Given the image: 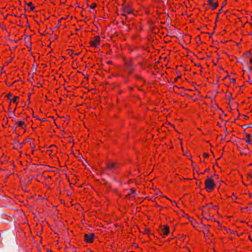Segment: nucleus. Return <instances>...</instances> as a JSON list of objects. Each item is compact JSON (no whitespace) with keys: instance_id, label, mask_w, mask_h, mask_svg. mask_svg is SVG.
<instances>
[{"instance_id":"nucleus-1","label":"nucleus","mask_w":252,"mask_h":252,"mask_svg":"<svg viewBox=\"0 0 252 252\" xmlns=\"http://www.w3.org/2000/svg\"><path fill=\"white\" fill-rule=\"evenodd\" d=\"M205 189L208 192L212 191L215 186V184L213 180L210 178L209 176L207 177V179L205 180Z\"/></svg>"},{"instance_id":"nucleus-2","label":"nucleus","mask_w":252,"mask_h":252,"mask_svg":"<svg viewBox=\"0 0 252 252\" xmlns=\"http://www.w3.org/2000/svg\"><path fill=\"white\" fill-rule=\"evenodd\" d=\"M1 240L3 241L4 243H7L10 240L13 238V234L12 232H10L9 233L6 232H3L2 235H1Z\"/></svg>"},{"instance_id":"nucleus-3","label":"nucleus","mask_w":252,"mask_h":252,"mask_svg":"<svg viewBox=\"0 0 252 252\" xmlns=\"http://www.w3.org/2000/svg\"><path fill=\"white\" fill-rule=\"evenodd\" d=\"M100 37L96 36L94 37V40H92L90 42V44L92 46L96 47L99 45Z\"/></svg>"},{"instance_id":"nucleus-4","label":"nucleus","mask_w":252,"mask_h":252,"mask_svg":"<svg viewBox=\"0 0 252 252\" xmlns=\"http://www.w3.org/2000/svg\"><path fill=\"white\" fill-rule=\"evenodd\" d=\"M94 238V233L86 234L85 235V240L88 243L93 242Z\"/></svg>"},{"instance_id":"nucleus-5","label":"nucleus","mask_w":252,"mask_h":252,"mask_svg":"<svg viewBox=\"0 0 252 252\" xmlns=\"http://www.w3.org/2000/svg\"><path fill=\"white\" fill-rule=\"evenodd\" d=\"M208 2L213 9L216 8L218 6V2L216 0H208Z\"/></svg>"},{"instance_id":"nucleus-6","label":"nucleus","mask_w":252,"mask_h":252,"mask_svg":"<svg viewBox=\"0 0 252 252\" xmlns=\"http://www.w3.org/2000/svg\"><path fill=\"white\" fill-rule=\"evenodd\" d=\"M169 231V227L167 225L165 226L161 230V232L164 236L168 234Z\"/></svg>"},{"instance_id":"nucleus-7","label":"nucleus","mask_w":252,"mask_h":252,"mask_svg":"<svg viewBox=\"0 0 252 252\" xmlns=\"http://www.w3.org/2000/svg\"><path fill=\"white\" fill-rule=\"evenodd\" d=\"M126 69L127 71L129 73H131L132 72V69L131 67V63H126Z\"/></svg>"},{"instance_id":"nucleus-8","label":"nucleus","mask_w":252,"mask_h":252,"mask_svg":"<svg viewBox=\"0 0 252 252\" xmlns=\"http://www.w3.org/2000/svg\"><path fill=\"white\" fill-rule=\"evenodd\" d=\"M115 163L107 162L106 164V167L109 169H112L115 167Z\"/></svg>"},{"instance_id":"nucleus-9","label":"nucleus","mask_w":252,"mask_h":252,"mask_svg":"<svg viewBox=\"0 0 252 252\" xmlns=\"http://www.w3.org/2000/svg\"><path fill=\"white\" fill-rule=\"evenodd\" d=\"M123 10L125 13L124 15H125L126 14H130L131 13V10L128 7H123Z\"/></svg>"},{"instance_id":"nucleus-10","label":"nucleus","mask_w":252,"mask_h":252,"mask_svg":"<svg viewBox=\"0 0 252 252\" xmlns=\"http://www.w3.org/2000/svg\"><path fill=\"white\" fill-rule=\"evenodd\" d=\"M17 124L23 128H25L26 127L25 123L23 121L18 122Z\"/></svg>"},{"instance_id":"nucleus-11","label":"nucleus","mask_w":252,"mask_h":252,"mask_svg":"<svg viewBox=\"0 0 252 252\" xmlns=\"http://www.w3.org/2000/svg\"><path fill=\"white\" fill-rule=\"evenodd\" d=\"M246 137L247 138V139L246 140L247 144L248 145L251 144V141L250 138L251 137V135L250 134L247 133L246 134Z\"/></svg>"},{"instance_id":"nucleus-12","label":"nucleus","mask_w":252,"mask_h":252,"mask_svg":"<svg viewBox=\"0 0 252 252\" xmlns=\"http://www.w3.org/2000/svg\"><path fill=\"white\" fill-rule=\"evenodd\" d=\"M27 5L31 7V10H33L34 8V6H33L32 3V2H30L29 3H27Z\"/></svg>"},{"instance_id":"nucleus-13","label":"nucleus","mask_w":252,"mask_h":252,"mask_svg":"<svg viewBox=\"0 0 252 252\" xmlns=\"http://www.w3.org/2000/svg\"><path fill=\"white\" fill-rule=\"evenodd\" d=\"M1 197H2V196L1 195V200L2 199H3V202H4V199H2ZM1 206L2 207L5 208V207H7V205L4 202H2L1 201Z\"/></svg>"},{"instance_id":"nucleus-14","label":"nucleus","mask_w":252,"mask_h":252,"mask_svg":"<svg viewBox=\"0 0 252 252\" xmlns=\"http://www.w3.org/2000/svg\"><path fill=\"white\" fill-rule=\"evenodd\" d=\"M251 55V52L250 51H247L244 55L243 57H247Z\"/></svg>"},{"instance_id":"nucleus-15","label":"nucleus","mask_w":252,"mask_h":252,"mask_svg":"<svg viewBox=\"0 0 252 252\" xmlns=\"http://www.w3.org/2000/svg\"><path fill=\"white\" fill-rule=\"evenodd\" d=\"M6 222L7 220L6 219H4L1 217V223H6Z\"/></svg>"},{"instance_id":"nucleus-16","label":"nucleus","mask_w":252,"mask_h":252,"mask_svg":"<svg viewBox=\"0 0 252 252\" xmlns=\"http://www.w3.org/2000/svg\"><path fill=\"white\" fill-rule=\"evenodd\" d=\"M96 5L95 3H93L92 4V5L90 6V7L91 9H94L96 7Z\"/></svg>"},{"instance_id":"nucleus-17","label":"nucleus","mask_w":252,"mask_h":252,"mask_svg":"<svg viewBox=\"0 0 252 252\" xmlns=\"http://www.w3.org/2000/svg\"><path fill=\"white\" fill-rule=\"evenodd\" d=\"M130 193H135V190L133 189H130V192L128 194L129 195Z\"/></svg>"},{"instance_id":"nucleus-18","label":"nucleus","mask_w":252,"mask_h":252,"mask_svg":"<svg viewBox=\"0 0 252 252\" xmlns=\"http://www.w3.org/2000/svg\"><path fill=\"white\" fill-rule=\"evenodd\" d=\"M226 4V0H225L222 3V8Z\"/></svg>"},{"instance_id":"nucleus-19","label":"nucleus","mask_w":252,"mask_h":252,"mask_svg":"<svg viewBox=\"0 0 252 252\" xmlns=\"http://www.w3.org/2000/svg\"><path fill=\"white\" fill-rule=\"evenodd\" d=\"M19 97L18 96H14V98L13 99V101L16 102V100L18 99Z\"/></svg>"},{"instance_id":"nucleus-20","label":"nucleus","mask_w":252,"mask_h":252,"mask_svg":"<svg viewBox=\"0 0 252 252\" xmlns=\"http://www.w3.org/2000/svg\"><path fill=\"white\" fill-rule=\"evenodd\" d=\"M203 156L205 158H208L209 157V155L208 154H206V153H204L203 154Z\"/></svg>"},{"instance_id":"nucleus-21","label":"nucleus","mask_w":252,"mask_h":252,"mask_svg":"<svg viewBox=\"0 0 252 252\" xmlns=\"http://www.w3.org/2000/svg\"><path fill=\"white\" fill-rule=\"evenodd\" d=\"M230 82L234 83L235 82V79H234V78H232V79H230Z\"/></svg>"},{"instance_id":"nucleus-22","label":"nucleus","mask_w":252,"mask_h":252,"mask_svg":"<svg viewBox=\"0 0 252 252\" xmlns=\"http://www.w3.org/2000/svg\"><path fill=\"white\" fill-rule=\"evenodd\" d=\"M207 205H208V206H209V208H211V207H212V206H212V203H208V204H207Z\"/></svg>"},{"instance_id":"nucleus-23","label":"nucleus","mask_w":252,"mask_h":252,"mask_svg":"<svg viewBox=\"0 0 252 252\" xmlns=\"http://www.w3.org/2000/svg\"><path fill=\"white\" fill-rule=\"evenodd\" d=\"M212 218V217L211 216H210L209 218H206V217H204V218L207 220H210L211 218Z\"/></svg>"},{"instance_id":"nucleus-24","label":"nucleus","mask_w":252,"mask_h":252,"mask_svg":"<svg viewBox=\"0 0 252 252\" xmlns=\"http://www.w3.org/2000/svg\"><path fill=\"white\" fill-rule=\"evenodd\" d=\"M212 208H214V209H215V210H217V209H218V206H216V205H215V206H212Z\"/></svg>"},{"instance_id":"nucleus-25","label":"nucleus","mask_w":252,"mask_h":252,"mask_svg":"<svg viewBox=\"0 0 252 252\" xmlns=\"http://www.w3.org/2000/svg\"><path fill=\"white\" fill-rule=\"evenodd\" d=\"M208 169H209L205 170V171H204V172H201L200 174H204V173H205V172H206Z\"/></svg>"},{"instance_id":"nucleus-26","label":"nucleus","mask_w":252,"mask_h":252,"mask_svg":"<svg viewBox=\"0 0 252 252\" xmlns=\"http://www.w3.org/2000/svg\"><path fill=\"white\" fill-rule=\"evenodd\" d=\"M222 11V8L221 7L219 11V13H218V14L220 13Z\"/></svg>"},{"instance_id":"nucleus-27","label":"nucleus","mask_w":252,"mask_h":252,"mask_svg":"<svg viewBox=\"0 0 252 252\" xmlns=\"http://www.w3.org/2000/svg\"><path fill=\"white\" fill-rule=\"evenodd\" d=\"M0 71H1V74L2 72H4V71L3 70V67H1Z\"/></svg>"},{"instance_id":"nucleus-28","label":"nucleus","mask_w":252,"mask_h":252,"mask_svg":"<svg viewBox=\"0 0 252 252\" xmlns=\"http://www.w3.org/2000/svg\"><path fill=\"white\" fill-rule=\"evenodd\" d=\"M249 177H250V178H252V173H250L249 174Z\"/></svg>"},{"instance_id":"nucleus-29","label":"nucleus","mask_w":252,"mask_h":252,"mask_svg":"<svg viewBox=\"0 0 252 252\" xmlns=\"http://www.w3.org/2000/svg\"><path fill=\"white\" fill-rule=\"evenodd\" d=\"M250 63L252 64V57L250 59Z\"/></svg>"},{"instance_id":"nucleus-30","label":"nucleus","mask_w":252,"mask_h":252,"mask_svg":"<svg viewBox=\"0 0 252 252\" xmlns=\"http://www.w3.org/2000/svg\"><path fill=\"white\" fill-rule=\"evenodd\" d=\"M0 214L1 215H3H3H4L5 216H7V215L6 214L3 213L1 211Z\"/></svg>"},{"instance_id":"nucleus-31","label":"nucleus","mask_w":252,"mask_h":252,"mask_svg":"<svg viewBox=\"0 0 252 252\" xmlns=\"http://www.w3.org/2000/svg\"><path fill=\"white\" fill-rule=\"evenodd\" d=\"M47 252H52V251H51V250H48L47 251Z\"/></svg>"},{"instance_id":"nucleus-32","label":"nucleus","mask_w":252,"mask_h":252,"mask_svg":"<svg viewBox=\"0 0 252 252\" xmlns=\"http://www.w3.org/2000/svg\"><path fill=\"white\" fill-rule=\"evenodd\" d=\"M245 119H248L249 117L247 116H244Z\"/></svg>"},{"instance_id":"nucleus-33","label":"nucleus","mask_w":252,"mask_h":252,"mask_svg":"<svg viewBox=\"0 0 252 252\" xmlns=\"http://www.w3.org/2000/svg\"><path fill=\"white\" fill-rule=\"evenodd\" d=\"M204 226H206V227H207V228H208V227H210V225H206V226L204 225Z\"/></svg>"},{"instance_id":"nucleus-34","label":"nucleus","mask_w":252,"mask_h":252,"mask_svg":"<svg viewBox=\"0 0 252 252\" xmlns=\"http://www.w3.org/2000/svg\"><path fill=\"white\" fill-rule=\"evenodd\" d=\"M238 62H239V63H241L242 64H243V63L242 62V61H238Z\"/></svg>"},{"instance_id":"nucleus-35","label":"nucleus","mask_w":252,"mask_h":252,"mask_svg":"<svg viewBox=\"0 0 252 252\" xmlns=\"http://www.w3.org/2000/svg\"><path fill=\"white\" fill-rule=\"evenodd\" d=\"M226 131H227V129H226V128H225V130H224V132H225V133H226Z\"/></svg>"},{"instance_id":"nucleus-36","label":"nucleus","mask_w":252,"mask_h":252,"mask_svg":"<svg viewBox=\"0 0 252 252\" xmlns=\"http://www.w3.org/2000/svg\"><path fill=\"white\" fill-rule=\"evenodd\" d=\"M250 70H252V67H250Z\"/></svg>"},{"instance_id":"nucleus-37","label":"nucleus","mask_w":252,"mask_h":252,"mask_svg":"<svg viewBox=\"0 0 252 252\" xmlns=\"http://www.w3.org/2000/svg\"><path fill=\"white\" fill-rule=\"evenodd\" d=\"M184 216H185V217H188V215H187V214H185V215H184Z\"/></svg>"},{"instance_id":"nucleus-38","label":"nucleus","mask_w":252,"mask_h":252,"mask_svg":"<svg viewBox=\"0 0 252 252\" xmlns=\"http://www.w3.org/2000/svg\"><path fill=\"white\" fill-rule=\"evenodd\" d=\"M0 28H1V29H3V30H5V28H4V29H3V27H2L1 26L0 27Z\"/></svg>"},{"instance_id":"nucleus-39","label":"nucleus","mask_w":252,"mask_h":252,"mask_svg":"<svg viewBox=\"0 0 252 252\" xmlns=\"http://www.w3.org/2000/svg\"><path fill=\"white\" fill-rule=\"evenodd\" d=\"M59 27H60V25H57V28H59Z\"/></svg>"},{"instance_id":"nucleus-40","label":"nucleus","mask_w":252,"mask_h":252,"mask_svg":"<svg viewBox=\"0 0 252 252\" xmlns=\"http://www.w3.org/2000/svg\"><path fill=\"white\" fill-rule=\"evenodd\" d=\"M76 5H77L78 7H80V6L78 5L77 3H76Z\"/></svg>"},{"instance_id":"nucleus-41","label":"nucleus","mask_w":252,"mask_h":252,"mask_svg":"<svg viewBox=\"0 0 252 252\" xmlns=\"http://www.w3.org/2000/svg\"><path fill=\"white\" fill-rule=\"evenodd\" d=\"M82 163L85 165V162L84 161H82Z\"/></svg>"},{"instance_id":"nucleus-42","label":"nucleus","mask_w":252,"mask_h":252,"mask_svg":"<svg viewBox=\"0 0 252 252\" xmlns=\"http://www.w3.org/2000/svg\"><path fill=\"white\" fill-rule=\"evenodd\" d=\"M80 54V53H78L76 54L77 55H78Z\"/></svg>"},{"instance_id":"nucleus-43","label":"nucleus","mask_w":252,"mask_h":252,"mask_svg":"<svg viewBox=\"0 0 252 252\" xmlns=\"http://www.w3.org/2000/svg\"><path fill=\"white\" fill-rule=\"evenodd\" d=\"M224 137H222V140H224Z\"/></svg>"},{"instance_id":"nucleus-44","label":"nucleus","mask_w":252,"mask_h":252,"mask_svg":"<svg viewBox=\"0 0 252 252\" xmlns=\"http://www.w3.org/2000/svg\"><path fill=\"white\" fill-rule=\"evenodd\" d=\"M3 17H4V18H5V17H5V15H4V16H3Z\"/></svg>"},{"instance_id":"nucleus-45","label":"nucleus","mask_w":252,"mask_h":252,"mask_svg":"<svg viewBox=\"0 0 252 252\" xmlns=\"http://www.w3.org/2000/svg\"><path fill=\"white\" fill-rule=\"evenodd\" d=\"M0 170H4V169H3L1 168V169H0Z\"/></svg>"},{"instance_id":"nucleus-46","label":"nucleus","mask_w":252,"mask_h":252,"mask_svg":"<svg viewBox=\"0 0 252 252\" xmlns=\"http://www.w3.org/2000/svg\"><path fill=\"white\" fill-rule=\"evenodd\" d=\"M2 197L6 198L5 195L2 196Z\"/></svg>"},{"instance_id":"nucleus-47","label":"nucleus","mask_w":252,"mask_h":252,"mask_svg":"<svg viewBox=\"0 0 252 252\" xmlns=\"http://www.w3.org/2000/svg\"><path fill=\"white\" fill-rule=\"evenodd\" d=\"M252 202L250 203V205H252Z\"/></svg>"}]
</instances>
